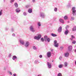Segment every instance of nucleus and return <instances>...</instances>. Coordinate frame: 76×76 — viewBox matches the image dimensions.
Masks as SVG:
<instances>
[{
  "label": "nucleus",
  "instance_id": "f257e3e1",
  "mask_svg": "<svg viewBox=\"0 0 76 76\" xmlns=\"http://www.w3.org/2000/svg\"><path fill=\"white\" fill-rule=\"evenodd\" d=\"M30 45V43L28 41H27L25 42L24 43V46L26 48H28Z\"/></svg>",
  "mask_w": 76,
  "mask_h": 76
},
{
  "label": "nucleus",
  "instance_id": "f03ea898",
  "mask_svg": "<svg viewBox=\"0 0 76 76\" xmlns=\"http://www.w3.org/2000/svg\"><path fill=\"white\" fill-rule=\"evenodd\" d=\"M40 38H41V34H39L37 37H34V39H37V40H39V39H40Z\"/></svg>",
  "mask_w": 76,
  "mask_h": 76
},
{
  "label": "nucleus",
  "instance_id": "7ed1b4c3",
  "mask_svg": "<svg viewBox=\"0 0 76 76\" xmlns=\"http://www.w3.org/2000/svg\"><path fill=\"white\" fill-rule=\"evenodd\" d=\"M30 30L31 32H35V30L34 28V26H31L30 27Z\"/></svg>",
  "mask_w": 76,
  "mask_h": 76
},
{
  "label": "nucleus",
  "instance_id": "20e7f679",
  "mask_svg": "<svg viewBox=\"0 0 76 76\" xmlns=\"http://www.w3.org/2000/svg\"><path fill=\"white\" fill-rule=\"evenodd\" d=\"M72 11L73 16H75L76 15V10H75V7H73L72 8Z\"/></svg>",
  "mask_w": 76,
  "mask_h": 76
},
{
  "label": "nucleus",
  "instance_id": "39448f33",
  "mask_svg": "<svg viewBox=\"0 0 76 76\" xmlns=\"http://www.w3.org/2000/svg\"><path fill=\"white\" fill-rule=\"evenodd\" d=\"M44 39L45 41H47L48 42H50V38H48L47 36H45Z\"/></svg>",
  "mask_w": 76,
  "mask_h": 76
},
{
  "label": "nucleus",
  "instance_id": "423d86ee",
  "mask_svg": "<svg viewBox=\"0 0 76 76\" xmlns=\"http://www.w3.org/2000/svg\"><path fill=\"white\" fill-rule=\"evenodd\" d=\"M53 45L55 47H58V43H57V41L55 40L54 41Z\"/></svg>",
  "mask_w": 76,
  "mask_h": 76
},
{
  "label": "nucleus",
  "instance_id": "0eeeda50",
  "mask_svg": "<svg viewBox=\"0 0 76 76\" xmlns=\"http://www.w3.org/2000/svg\"><path fill=\"white\" fill-rule=\"evenodd\" d=\"M40 17H41V18H44L45 17V15L44 13L43 12L40 13Z\"/></svg>",
  "mask_w": 76,
  "mask_h": 76
},
{
  "label": "nucleus",
  "instance_id": "6e6552de",
  "mask_svg": "<svg viewBox=\"0 0 76 76\" xmlns=\"http://www.w3.org/2000/svg\"><path fill=\"white\" fill-rule=\"evenodd\" d=\"M47 65L49 69H51V64L50 63L48 62L47 63Z\"/></svg>",
  "mask_w": 76,
  "mask_h": 76
},
{
  "label": "nucleus",
  "instance_id": "1a4fd4ad",
  "mask_svg": "<svg viewBox=\"0 0 76 76\" xmlns=\"http://www.w3.org/2000/svg\"><path fill=\"white\" fill-rule=\"evenodd\" d=\"M19 41L20 44L22 45H24V44H25V42H24V40L20 39L19 40Z\"/></svg>",
  "mask_w": 76,
  "mask_h": 76
},
{
  "label": "nucleus",
  "instance_id": "9d476101",
  "mask_svg": "<svg viewBox=\"0 0 76 76\" xmlns=\"http://www.w3.org/2000/svg\"><path fill=\"white\" fill-rule=\"evenodd\" d=\"M72 50V46H69L68 47V50L69 51H71Z\"/></svg>",
  "mask_w": 76,
  "mask_h": 76
},
{
  "label": "nucleus",
  "instance_id": "9b49d317",
  "mask_svg": "<svg viewBox=\"0 0 76 76\" xmlns=\"http://www.w3.org/2000/svg\"><path fill=\"white\" fill-rule=\"evenodd\" d=\"M47 54L48 57H50V56H51V52H47Z\"/></svg>",
  "mask_w": 76,
  "mask_h": 76
},
{
  "label": "nucleus",
  "instance_id": "f8f14e48",
  "mask_svg": "<svg viewBox=\"0 0 76 76\" xmlns=\"http://www.w3.org/2000/svg\"><path fill=\"white\" fill-rule=\"evenodd\" d=\"M69 33V30L67 29H66L64 33L65 35H67L68 33Z\"/></svg>",
  "mask_w": 76,
  "mask_h": 76
},
{
  "label": "nucleus",
  "instance_id": "ddd939ff",
  "mask_svg": "<svg viewBox=\"0 0 76 76\" xmlns=\"http://www.w3.org/2000/svg\"><path fill=\"white\" fill-rule=\"evenodd\" d=\"M62 28L61 27H60L58 28V32H61Z\"/></svg>",
  "mask_w": 76,
  "mask_h": 76
},
{
  "label": "nucleus",
  "instance_id": "4468645a",
  "mask_svg": "<svg viewBox=\"0 0 76 76\" xmlns=\"http://www.w3.org/2000/svg\"><path fill=\"white\" fill-rule=\"evenodd\" d=\"M16 12H17V13H19V12H20V9H19V8H18L16 9Z\"/></svg>",
  "mask_w": 76,
  "mask_h": 76
},
{
  "label": "nucleus",
  "instance_id": "2eb2a0df",
  "mask_svg": "<svg viewBox=\"0 0 76 76\" xmlns=\"http://www.w3.org/2000/svg\"><path fill=\"white\" fill-rule=\"evenodd\" d=\"M69 53H65L64 56L65 57H69Z\"/></svg>",
  "mask_w": 76,
  "mask_h": 76
},
{
  "label": "nucleus",
  "instance_id": "dca6fc26",
  "mask_svg": "<svg viewBox=\"0 0 76 76\" xmlns=\"http://www.w3.org/2000/svg\"><path fill=\"white\" fill-rule=\"evenodd\" d=\"M28 13H31L32 12V10L31 9H28Z\"/></svg>",
  "mask_w": 76,
  "mask_h": 76
},
{
  "label": "nucleus",
  "instance_id": "f3484780",
  "mask_svg": "<svg viewBox=\"0 0 76 76\" xmlns=\"http://www.w3.org/2000/svg\"><path fill=\"white\" fill-rule=\"evenodd\" d=\"M59 21L60 22L62 23H64V20L61 18L59 19Z\"/></svg>",
  "mask_w": 76,
  "mask_h": 76
},
{
  "label": "nucleus",
  "instance_id": "a211bd4d",
  "mask_svg": "<svg viewBox=\"0 0 76 76\" xmlns=\"http://www.w3.org/2000/svg\"><path fill=\"white\" fill-rule=\"evenodd\" d=\"M33 48L34 50H37V48L35 46H33Z\"/></svg>",
  "mask_w": 76,
  "mask_h": 76
},
{
  "label": "nucleus",
  "instance_id": "6ab92c4d",
  "mask_svg": "<svg viewBox=\"0 0 76 76\" xmlns=\"http://www.w3.org/2000/svg\"><path fill=\"white\" fill-rule=\"evenodd\" d=\"M14 6L15 7H18V4L17 3H15L14 4Z\"/></svg>",
  "mask_w": 76,
  "mask_h": 76
},
{
  "label": "nucleus",
  "instance_id": "aec40b11",
  "mask_svg": "<svg viewBox=\"0 0 76 76\" xmlns=\"http://www.w3.org/2000/svg\"><path fill=\"white\" fill-rule=\"evenodd\" d=\"M51 36H52V37H57V35H56V34H54L53 33H52L51 34Z\"/></svg>",
  "mask_w": 76,
  "mask_h": 76
},
{
  "label": "nucleus",
  "instance_id": "412c9836",
  "mask_svg": "<svg viewBox=\"0 0 76 76\" xmlns=\"http://www.w3.org/2000/svg\"><path fill=\"white\" fill-rule=\"evenodd\" d=\"M76 30V26H74L72 29L73 31H75Z\"/></svg>",
  "mask_w": 76,
  "mask_h": 76
},
{
  "label": "nucleus",
  "instance_id": "4be33fe9",
  "mask_svg": "<svg viewBox=\"0 0 76 76\" xmlns=\"http://www.w3.org/2000/svg\"><path fill=\"white\" fill-rule=\"evenodd\" d=\"M64 65L65 67H67V65H68V64L67 63L65 62L64 63Z\"/></svg>",
  "mask_w": 76,
  "mask_h": 76
},
{
  "label": "nucleus",
  "instance_id": "5701e85b",
  "mask_svg": "<svg viewBox=\"0 0 76 76\" xmlns=\"http://www.w3.org/2000/svg\"><path fill=\"white\" fill-rule=\"evenodd\" d=\"M63 66V65H60L58 66V67L59 68H62Z\"/></svg>",
  "mask_w": 76,
  "mask_h": 76
},
{
  "label": "nucleus",
  "instance_id": "b1692460",
  "mask_svg": "<svg viewBox=\"0 0 76 76\" xmlns=\"http://www.w3.org/2000/svg\"><path fill=\"white\" fill-rule=\"evenodd\" d=\"M67 16H65L64 17V19H65V20H67Z\"/></svg>",
  "mask_w": 76,
  "mask_h": 76
},
{
  "label": "nucleus",
  "instance_id": "393cba45",
  "mask_svg": "<svg viewBox=\"0 0 76 76\" xmlns=\"http://www.w3.org/2000/svg\"><path fill=\"white\" fill-rule=\"evenodd\" d=\"M75 20V17H71V20H72V21H73V20Z\"/></svg>",
  "mask_w": 76,
  "mask_h": 76
},
{
  "label": "nucleus",
  "instance_id": "a878e982",
  "mask_svg": "<svg viewBox=\"0 0 76 76\" xmlns=\"http://www.w3.org/2000/svg\"><path fill=\"white\" fill-rule=\"evenodd\" d=\"M37 25L38 26H40L41 23L39 22H38L37 23Z\"/></svg>",
  "mask_w": 76,
  "mask_h": 76
},
{
  "label": "nucleus",
  "instance_id": "bb28decb",
  "mask_svg": "<svg viewBox=\"0 0 76 76\" xmlns=\"http://www.w3.org/2000/svg\"><path fill=\"white\" fill-rule=\"evenodd\" d=\"M3 12V10H1L0 11V16H1V15H2V12Z\"/></svg>",
  "mask_w": 76,
  "mask_h": 76
},
{
  "label": "nucleus",
  "instance_id": "cd10ccee",
  "mask_svg": "<svg viewBox=\"0 0 76 76\" xmlns=\"http://www.w3.org/2000/svg\"><path fill=\"white\" fill-rule=\"evenodd\" d=\"M58 76H62L61 73H59L58 75Z\"/></svg>",
  "mask_w": 76,
  "mask_h": 76
},
{
  "label": "nucleus",
  "instance_id": "c85d7f7f",
  "mask_svg": "<svg viewBox=\"0 0 76 76\" xmlns=\"http://www.w3.org/2000/svg\"><path fill=\"white\" fill-rule=\"evenodd\" d=\"M76 42L75 41H73L72 42V44H75Z\"/></svg>",
  "mask_w": 76,
  "mask_h": 76
},
{
  "label": "nucleus",
  "instance_id": "c756f323",
  "mask_svg": "<svg viewBox=\"0 0 76 76\" xmlns=\"http://www.w3.org/2000/svg\"><path fill=\"white\" fill-rule=\"evenodd\" d=\"M54 11H55V12H57V8H55L54 9Z\"/></svg>",
  "mask_w": 76,
  "mask_h": 76
},
{
  "label": "nucleus",
  "instance_id": "7c9ffc66",
  "mask_svg": "<svg viewBox=\"0 0 76 76\" xmlns=\"http://www.w3.org/2000/svg\"><path fill=\"white\" fill-rule=\"evenodd\" d=\"M17 59V57H13L12 58V60H16Z\"/></svg>",
  "mask_w": 76,
  "mask_h": 76
},
{
  "label": "nucleus",
  "instance_id": "2f4dec72",
  "mask_svg": "<svg viewBox=\"0 0 76 76\" xmlns=\"http://www.w3.org/2000/svg\"><path fill=\"white\" fill-rule=\"evenodd\" d=\"M14 0H11L10 1V3H13V2H14Z\"/></svg>",
  "mask_w": 76,
  "mask_h": 76
},
{
  "label": "nucleus",
  "instance_id": "473e14b6",
  "mask_svg": "<svg viewBox=\"0 0 76 76\" xmlns=\"http://www.w3.org/2000/svg\"><path fill=\"white\" fill-rule=\"evenodd\" d=\"M69 28V26L68 25L66 27V30H67V28Z\"/></svg>",
  "mask_w": 76,
  "mask_h": 76
},
{
  "label": "nucleus",
  "instance_id": "72a5a7b5",
  "mask_svg": "<svg viewBox=\"0 0 76 76\" xmlns=\"http://www.w3.org/2000/svg\"><path fill=\"white\" fill-rule=\"evenodd\" d=\"M41 41H42V42H44V39L42 38L41 39Z\"/></svg>",
  "mask_w": 76,
  "mask_h": 76
},
{
  "label": "nucleus",
  "instance_id": "f704fd0d",
  "mask_svg": "<svg viewBox=\"0 0 76 76\" xmlns=\"http://www.w3.org/2000/svg\"><path fill=\"white\" fill-rule=\"evenodd\" d=\"M23 15L24 16H26L27 15V14H26V13L25 12H24L23 13Z\"/></svg>",
  "mask_w": 76,
  "mask_h": 76
},
{
  "label": "nucleus",
  "instance_id": "c9c22d12",
  "mask_svg": "<svg viewBox=\"0 0 76 76\" xmlns=\"http://www.w3.org/2000/svg\"><path fill=\"white\" fill-rule=\"evenodd\" d=\"M60 48L61 50H63V48H64L63 47V46L61 47Z\"/></svg>",
  "mask_w": 76,
  "mask_h": 76
},
{
  "label": "nucleus",
  "instance_id": "e433bc0d",
  "mask_svg": "<svg viewBox=\"0 0 76 76\" xmlns=\"http://www.w3.org/2000/svg\"><path fill=\"white\" fill-rule=\"evenodd\" d=\"M71 38H75V37L73 35H71Z\"/></svg>",
  "mask_w": 76,
  "mask_h": 76
},
{
  "label": "nucleus",
  "instance_id": "4c0bfd02",
  "mask_svg": "<svg viewBox=\"0 0 76 76\" xmlns=\"http://www.w3.org/2000/svg\"><path fill=\"white\" fill-rule=\"evenodd\" d=\"M7 69V67H4V70H6Z\"/></svg>",
  "mask_w": 76,
  "mask_h": 76
},
{
  "label": "nucleus",
  "instance_id": "58836bf2",
  "mask_svg": "<svg viewBox=\"0 0 76 76\" xmlns=\"http://www.w3.org/2000/svg\"><path fill=\"white\" fill-rule=\"evenodd\" d=\"M12 36L13 37H15V34H12Z\"/></svg>",
  "mask_w": 76,
  "mask_h": 76
},
{
  "label": "nucleus",
  "instance_id": "ea45409f",
  "mask_svg": "<svg viewBox=\"0 0 76 76\" xmlns=\"http://www.w3.org/2000/svg\"><path fill=\"white\" fill-rule=\"evenodd\" d=\"M33 3H34L35 1V0H32Z\"/></svg>",
  "mask_w": 76,
  "mask_h": 76
},
{
  "label": "nucleus",
  "instance_id": "a19ab883",
  "mask_svg": "<svg viewBox=\"0 0 76 76\" xmlns=\"http://www.w3.org/2000/svg\"><path fill=\"white\" fill-rule=\"evenodd\" d=\"M9 57H11V54H9Z\"/></svg>",
  "mask_w": 76,
  "mask_h": 76
},
{
  "label": "nucleus",
  "instance_id": "79ce46f5",
  "mask_svg": "<svg viewBox=\"0 0 76 76\" xmlns=\"http://www.w3.org/2000/svg\"><path fill=\"white\" fill-rule=\"evenodd\" d=\"M9 74H10V75H12V73L11 72H9Z\"/></svg>",
  "mask_w": 76,
  "mask_h": 76
},
{
  "label": "nucleus",
  "instance_id": "37998d69",
  "mask_svg": "<svg viewBox=\"0 0 76 76\" xmlns=\"http://www.w3.org/2000/svg\"><path fill=\"white\" fill-rule=\"evenodd\" d=\"M35 63H38V61H35Z\"/></svg>",
  "mask_w": 76,
  "mask_h": 76
},
{
  "label": "nucleus",
  "instance_id": "c03bdc74",
  "mask_svg": "<svg viewBox=\"0 0 76 76\" xmlns=\"http://www.w3.org/2000/svg\"><path fill=\"white\" fill-rule=\"evenodd\" d=\"M42 57V55H40L39 56V57Z\"/></svg>",
  "mask_w": 76,
  "mask_h": 76
},
{
  "label": "nucleus",
  "instance_id": "a18cd8bd",
  "mask_svg": "<svg viewBox=\"0 0 76 76\" xmlns=\"http://www.w3.org/2000/svg\"><path fill=\"white\" fill-rule=\"evenodd\" d=\"M11 31H12L13 32V31H14V29H13V28H12L11 29Z\"/></svg>",
  "mask_w": 76,
  "mask_h": 76
},
{
  "label": "nucleus",
  "instance_id": "49530a36",
  "mask_svg": "<svg viewBox=\"0 0 76 76\" xmlns=\"http://www.w3.org/2000/svg\"><path fill=\"white\" fill-rule=\"evenodd\" d=\"M53 50H54L53 49L51 50V51H52V52H53Z\"/></svg>",
  "mask_w": 76,
  "mask_h": 76
},
{
  "label": "nucleus",
  "instance_id": "de8ad7c7",
  "mask_svg": "<svg viewBox=\"0 0 76 76\" xmlns=\"http://www.w3.org/2000/svg\"><path fill=\"white\" fill-rule=\"evenodd\" d=\"M13 75L14 76H16V74H13Z\"/></svg>",
  "mask_w": 76,
  "mask_h": 76
},
{
  "label": "nucleus",
  "instance_id": "09e8293b",
  "mask_svg": "<svg viewBox=\"0 0 76 76\" xmlns=\"http://www.w3.org/2000/svg\"><path fill=\"white\" fill-rule=\"evenodd\" d=\"M13 57H16V56H13Z\"/></svg>",
  "mask_w": 76,
  "mask_h": 76
},
{
  "label": "nucleus",
  "instance_id": "8fccbe9b",
  "mask_svg": "<svg viewBox=\"0 0 76 76\" xmlns=\"http://www.w3.org/2000/svg\"><path fill=\"white\" fill-rule=\"evenodd\" d=\"M73 38H71L70 39L71 40V41H72V40H73Z\"/></svg>",
  "mask_w": 76,
  "mask_h": 76
},
{
  "label": "nucleus",
  "instance_id": "3c124183",
  "mask_svg": "<svg viewBox=\"0 0 76 76\" xmlns=\"http://www.w3.org/2000/svg\"><path fill=\"white\" fill-rule=\"evenodd\" d=\"M59 60H61V57H60L59 58Z\"/></svg>",
  "mask_w": 76,
  "mask_h": 76
},
{
  "label": "nucleus",
  "instance_id": "603ef678",
  "mask_svg": "<svg viewBox=\"0 0 76 76\" xmlns=\"http://www.w3.org/2000/svg\"><path fill=\"white\" fill-rule=\"evenodd\" d=\"M6 30H8V28H6Z\"/></svg>",
  "mask_w": 76,
  "mask_h": 76
},
{
  "label": "nucleus",
  "instance_id": "864d4df0",
  "mask_svg": "<svg viewBox=\"0 0 76 76\" xmlns=\"http://www.w3.org/2000/svg\"><path fill=\"white\" fill-rule=\"evenodd\" d=\"M37 76H41V74L38 75Z\"/></svg>",
  "mask_w": 76,
  "mask_h": 76
},
{
  "label": "nucleus",
  "instance_id": "5fc2aeb1",
  "mask_svg": "<svg viewBox=\"0 0 76 76\" xmlns=\"http://www.w3.org/2000/svg\"><path fill=\"white\" fill-rule=\"evenodd\" d=\"M75 52L76 53V49L75 50Z\"/></svg>",
  "mask_w": 76,
  "mask_h": 76
},
{
  "label": "nucleus",
  "instance_id": "6e6d98bb",
  "mask_svg": "<svg viewBox=\"0 0 76 76\" xmlns=\"http://www.w3.org/2000/svg\"><path fill=\"white\" fill-rule=\"evenodd\" d=\"M4 2H5V0H4Z\"/></svg>",
  "mask_w": 76,
  "mask_h": 76
}]
</instances>
